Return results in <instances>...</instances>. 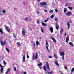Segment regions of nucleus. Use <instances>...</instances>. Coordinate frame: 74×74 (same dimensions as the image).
I'll return each mask as SVG.
<instances>
[{
  "mask_svg": "<svg viewBox=\"0 0 74 74\" xmlns=\"http://www.w3.org/2000/svg\"><path fill=\"white\" fill-rule=\"evenodd\" d=\"M0 67H1V73L2 74L3 73V71H4V68H3V66L0 64Z\"/></svg>",
  "mask_w": 74,
  "mask_h": 74,
  "instance_id": "1",
  "label": "nucleus"
},
{
  "mask_svg": "<svg viewBox=\"0 0 74 74\" xmlns=\"http://www.w3.org/2000/svg\"><path fill=\"white\" fill-rule=\"evenodd\" d=\"M0 42H1V45H2V46H3V45H6V44H7V42H6L5 41H3V42H2V41L1 40Z\"/></svg>",
  "mask_w": 74,
  "mask_h": 74,
  "instance_id": "2",
  "label": "nucleus"
},
{
  "mask_svg": "<svg viewBox=\"0 0 74 74\" xmlns=\"http://www.w3.org/2000/svg\"><path fill=\"white\" fill-rule=\"evenodd\" d=\"M46 63L47 68L48 70H49V71L50 70V67H49V64L48 63V62H46Z\"/></svg>",
  "mask_w": 74,
  "mask_h": 74,
  "instance_id": "3",
  "label": "nucleus"
},
{
  "mask_svg": "<svg viewBox=\"0 0 74 74\" xmlns=\"http://www.w3.org/2000/svg\"><path fill=\"white\" fill-rule=\"evenodd\" d=\"M23 30L22 31V34L23 36L25 35V30L23 28Z\"/></svg>",
  "mask_w": 74,
  "mask_h": 74,
  "instance_id": "4",
  "label": "nucleus"
},
{
  "mask_svg": "<svg viewBox=\"0 0 74 74\" xmlns=\"http://www.w3.org/2000/svg\"><path fill=\"white\" fill-rule=\"evenodd\" d=\"M40 4L41 5H47V3L42 2L41 3H40Z\"/></svg>",
  "mask_w": 74,
  "mask_h": 74,
  "instance_id": "5",
  "label": "nucleus"
},
{
  "mask_svg": "<svg viewBox=\"0 0 74 74\" xmlns=\"http://www.w3.org/2000/svg\"><path fill=\"white\" fill-rule=\"evenodd\" d=\"M69 36H68L66 38V42H68L69 40Z\"/></svg>",
  "mask_w": 74,
  "mask_h": 74,
  "instance_id": "6",
  "label": "nucleus"
},
{
  "mask_svg": "<svg viewBox=\"0 0 74 74\" xmlns=\"http://www.w3.org/2000/svg\"><path fill=\"white\" fill-rule=\"evenodd\" d=\"M56 28L57 30H59V25L57 23H56Z\"/></svg>",
  "mask_w": 74,
  "mask_h": 74,
  "instance_id": "7",
  "label": "nucleus"
},
{
  "mask_svg": "<svg viewBox=\"0 0 74 74\" xmlns=\"http://www.w3.org/2000/svg\"><path fill=\"white\" fill-rule=\"evenodd\" d=\"M67 25L68 26V30H69V29H70V23L69 22H67Z\"/></svg>",
  "mask_w": 74,
  "mask_h": 74,
  "instance_id": "8",
  "label": "nucleus"
},
{
  "mask_svg": "<svg viewBox=\"0 0 74 74\" xmlns=\"http://www.w3.org/2000/svg\"><path fill=\"white\" fill-rule=\"evenodd\" d=\"M66 15L67 16H69V15H72V13L70 12H68L67 13Z\"/></svg>",
  "mask_w": 74,
  "mask_h": 74,
  "instance_id": "9",
  "label": "nucleus"
},
{
  "mask_svg": "<svg viewBox=\"0 0 74 74\" xmlns=\"http://www.w3.org/2000/svg\"><path fill=\"white\" fill-rule=\"evenodd\" d=\"M23 61L24 62H25V55L24 54L23 55Z\"/></svg>",
  "mask_w": 74,
  "mask_h": 74,
  "instance_id": "10",
  "label": "nucleus"
},
{
  "mask_svg": "<svg viewBox=\"0 0 74 74\" xmlns=\"http://www.w3.org/2000/svg\"><path fill=\"white\" fill-rule=\"evenodd\" d=\"M60 55L61 56H64V55H65V53H64V52H61L60 53Z\"/></svg>",
  "mask_w": 74,
  "mask_h": 74,
  "instance_id": "11",
  "label": "nucleus"
},
{
  "mask_svg": "<svg viewBox=\"0 0 74 74\" xmlns=\"http://www.w3.org/2000/svg\"><path fill=\"white\" fill-rule=\"evenodd\" d=\"M50 30L51 32V33H52L53 32V29L52 27H51L50 28Z\"/></svg>",
  "mask_w": 74,
  "mask_h": 74,
  "instance_id": "12",
  "label": "nucleus"
},
{
  "mask_svg": "<svg viewBox=\"0 0 74 74\" xmlns=\"http://www.w3.org/2000/svg\"><path fill=\"white\" fill-rule=\"evenodd\" d=\"M42 25L43 26H47V25L46 24L44 23L43 22H42Z\"/></svg>",
  "mask_w": 74,
  "mask_h": 74,
  "instance_id": "13",
  "label": "nucleus"
},
{
  "mask_svg": "<svg viewBox=\"0 0 74 74\" xmlns=\"http://www.w3.org/2000/svg\"><path fill=\"white\" fill-rule=\"evenodd\" d=\"M6 30L8 32H10V28H9V27H6Z\"/></svg>",
  "mask_w": 74,
  "mask_h": 74,
  "instance_id": "14",
  "label": "nucleus"
},
{
  "mask_svg": "<svg viewBox=\"0 0 74 74\" xmlns=\"http://www.w3.org/2000/svg\"><path fill=\"white\" fill-rule=\"evenodd\" d=\"M35 55V59H37V56H38V53H36Z\"/></svg>",
  "mask_w": 74,
  "mask_h": 74,
  "instance_id": "15",
  "label": "nucleus"
},
{
  "mask_svg": "<svg viewBox=\"0 0 74 74\" xmlns=\"http://www.w3.org/2000/svg\"><path fill=\"white\" fill-rule=\"evenodd\" d=\"M43 69L45 71H47V68H46V66L45 65L44 66Z\"/></svg>",
  "mask_w": 74,
  "mask_h": 74,
  "instance_id": "16",
  "label": "nucleus"
},
{
  "mask_svg": "<svg viewBox=\"0 0 74 74\" xmlns=\"http://www.w3.org/2000/svg\"><path fill=\"white\" fill-rule=\"evenodd\" d=\"M51 39H52V40H53V41L54 42H56V40H55V39L54 38H51Z\"/></svg>",
  "mask_w": 74,
  "mask_h": 74,
  "instance_id": "17",
  "label": "nucleus"
},
{
  "mask_svg": "<svg viewBox=\"0 0 74 74\" xmlns=\"http://www.w3.org/2000/svg\"><path fill=\"white\" fill-rule=\"evenodd\" d=\"M46 47H47V46H49V45H48V41L47 40L46 41Z\"/></svg>",
  "mask_w": 74,
  "mask_h": 74,
  "instance_id": "18",
  "label": "nucleus"
},
{
  "mask_svg": "<svg viewBox=\"0 0 74 74\" xmlns=\"http://www.w3.org/2000/svg\"><path fill=\"white\" fill-rule=\"evenodd\" d=\"M63 32V29L62 28H61V29L60 30V34H62V32Z\"/></svg>",
  "mask_w": 74,
  "mask_h": 74,
  "instance_id": "19",
  "label": "nucleus"
},
{
  "mask_svg": "<svg viewBox=\"0 0 74 74\" xmlns=\"http://www.w3.org/2000/svg\"><path fill=\"white\" fill-rule=\"evenodd\" d=\"M42 63H40L38 64V66H42Z\"/></svg>",
  "mask_w": 74,
  "mask_h": 74,
  "instance_id": "20",
  "label": "nucleus"
},
{
  "mask_svg": "<svg viewBox=\"0 0 74 74\" xmlns=\"http://www.w3.org/2000/svg\"><path fill=\"white\" fill-rule=\"evenodd\" d=\"M55 63L57 66H59V64L58 63V62H57V61H55Z\"/></svg>",
  "mask_w": 74,
  "mask_h": 74,
  "instance_id": "21",
  "label": "nucleus"
},
{
  "mask_svg": "<svg viewBox=\"0 0 74 74\" xmlns=\"http://www.w3.org/2000/svg\"><path fill=\"white\" fill-rule=\"evenodd\" d=\"M46 49H47V50H48V51L49 52V49H48V47L47 46H46Z\"/></svg>",
  "mask_w": 74,
  "mask_h": 74,
  "instance_id": "22",
  "label": "nucleus"
},
{
  "mask_svg": "<svg viewBox=\"0 0 74 74\" xmlns=\"http://www.w3.org/2000/svg\"><path fill=\"white\" fill-rule=\"evenodd\" d=\"M69 44L72 46V47H73V46H74V45H73V43H72L71 42L69 43Z\"/></svg>",
  "mask_w": 74,
  "mask_h": 74,
  "instance_id": "23",
  "label": "nucleus"
},
{
  "mask_svg": "<svg viewBox=\"0 0 74 74\" xmlns=\"http://www.w3.org/2000/svg\"><path fill=\"white\" fill-rule=\"evenodd\" d=\"M69 9V10H71L73 9V8H72V7H68Z\"/></svg>",
  "mask_w": 74,
  "mask_h": 74,
  "instance_id": "24",
  "label": "nucleus"
},
{
  "mask_svg": "<svg viewBox=\"0 0 74 74\" xmlns=\"http://www.w3.org/2000/svg\"><path fill=\"white\" fill-rule=\"evenodd\" d=\"M71 72H73V71H74V68H72V70H71Z\"/></svg>",
  "mask_w": 74,
  "mask_h": 74,
  "instance_id": "25",
  "label": "nucleus"
},
{
  "mask_svg": "<svg viewBox=\"0 0 74 74\" xmlns=\"http://www.w3.org/2000/svg\"><path fill=\"white\" fill-rule=\"evenodd\" d=\"M24 20L26 21H28V18H27V17H26L25 18Z\"/></svg>",
  "mask_w": 74,
  "mask_h": 74,
  "instance_id": "26",
  "label": "nucleus"
},
{
  "mask_svg": "<svg viewBox=\"0 0 74 74\" xmlns=\"http://www.w3.org/2000/svg\"><path fill=\"white\" fill-rule=\"evenodd\" d=\"M67 11V8H65L64 9V12H66Z\"/></svg>",
  "mask_w": 74,
  "mask_h": 74,
  "instance_id": "27",
  "label": "nucleus"
},
{
  "mask_svg": "<svg viewBox=\"0 0 74 74\" xmlns=\"http://www.w3.org/2000/svg\"><path fill=\"white\" fill-rule=\"evenodd\" d=\"M6 50L7 52H8V53H9V52H10V50H9L8 49L6 48Z\"/></svg>",
  "mask_w": 74,
  "mask_h": 74,
  "instance_id": "28",
  "label": "nucleus"
},
{
  "mask_svg": "<svg viewBox=\"0 0 74 74\" xmlns=\"http://www.w3.org/2000/svg\"><path fill=\"white\" fill-rule=\"evenodd\" d=\"M54 57L56 59H58V57H57V55H56V54H54Z\"/></svg>",
  "mask_w": 74,
  "mask_h": 74,
  "instance_id": "29",
  "label": "nucleus"
},
{
  "mask_svg": "<svg viewBox=\"0 0 74 74\" xmlns=\"http://www.w3.org/2000/svg\"><path fill=\"white\" fill-rule=\"evenodd\" d=\"M13 35L14 37V38H16V35L14 33H13Z\"/></svg>",
  "mask_w": 74,
  "mask_h": 74,
  "instance_id": "30",
  "label": "nucleus"
},
{
  "mask_svg": "<svg viewBox=\"0 0 74 74\" xmlns=\"http://www.w3.org/2000/svg\"><path fill=\"white\" fill-rule=\"evenodd\" d=\"M48 19H49V18H47V20H45L44 21V22H47L48 21Z\"/></svg>",
  "mask_w": 74,
  "mask_h": 74,
  "instance_id": "31",
  "label": "nucleus"
},
{
  "mask_svg": "<svg viewBox=\"0 0 74 74\" xmlns=\"http://www.w3.org/2000/svg\"><path fill=\"white\" fill-rule=\"evenodd\" d=\"M53 17H54V15L53 14L50 16V18H53Z\"/></svg>",
  "mask_w": 74,
  "mask_h": 74,
  "instance_id": "32",
  "label": "nucleus"
},
{
  "mask_svg": "<svg viewBox=\"0 0 74 74\" xmlns=\"http://www.w3.org/2000/svg\"><path fill=\"white\" fill-rule=\"evenodd\" d=\"M36 45H39V42H38V41H36Z\"/></svg>",
  "mask_w": 74,
  "mask_h": 74,
  "instance_id": "33",
  "label": "nucleus"
},
{
  "mask_svg": "<svg viewBox=\"0 0 74 74\" xmlns=\"http://www.w3.org/2000/svg\"><path fill=\"white\" fill-rule=\"evenodd\" d=\"M41 30L42 33H43V32H44V30H43V28H41Z\"/></svg>",
  "mask_w": 74,
  "mask_h": 74,
  "instance_id": "34",
  "label": "nucleus"
},
{
  "mask_svg": "<svg viewBox=\"0 0 74 74\" xmlns=\"http://www.w3.org/2000/svg\"><path fill=\"white\" fill-rule=\"evenodd\" d=\"M2 12L3 13V14H5V10H3V11H2Z\"/></svg>",
  "mask_w": 74,
  "mask_h": 74,
  "instance_id": "35",
  "label": "nucleus"
},
{
  "mask_svg": "<svg viewBox=\"0 0 74 74\" xmlns=\"http://www.w3.org/2000/svg\"><path fill=\"white\" fill-rule=\"evenodd\" d=\"M50 12L51 13H53V10H52L50 11Z\"/></svg>",
  "mask_w": 74,
  "mask_h": 74,
  "instance_id": "36",
  "label": "nucleus"
},
{
  "mask_svg": "<svg viewBox=\"0 0 74 74\" xmlns=\"http://www.w3.org/2000/svg\"><path fill=\"white\" fill-rule=\"evenodd\" d=\"M0 32L1 33H3V31H2V29H0Z\"/></svg>",
  "mask_w": 74,
  "mask_h": 74,
  "instance_id": "37",
  "label": "nucleus"
},
{
  "mask_svg": "<svg viewBox=\"0 0 74 74\" xmlns=\"http://www.w3.org/2000/svg\"><path fill=\"white\" fill-rule=\"evenodd\" d=\"M10 68H9L7 69V71L9 72V71H10Z\"/></svg>",
  "mask_w": 74,
  "mask_h": 74,
  "instance_id": "38",
  "label": "nucleus"
},
{
  "mask_svg": "<svg viewBox=\"0 0 74 74\" xmlns=\"http://www.w3.org/2000/svg\"><path fill=\"white\" fill-rule=\"evenodd\" d=\"M3 63L4 64V65H6V62L5 61H3Z\"/></svg>",
  "mask_w": 74,
  "mask_h": 74,
  "instance_id": "39",
  "label": "nucleus"
},
{
  "mask_svg": "<svg viewBox=\"0 0 74 74\" xmlns=\"http://www.w3.org/2000/svg\"><path fill=\"white\" fill-rule=\"evenodd\" d=\"M49 74H52V73H53V71H51L49 72Z\"/></svg>",
  "mask_w": 74,
  "mask_h": 74,
  "instance_id": "40",
  "label": "nucleus"
},
{
  "mask_svg": "<svg viewBox=\"0 0 74 74\" xmlns=\"http://www.w3.org/2000/svg\"><path fill=\"white\" fill-rule=\"evenodd\" d=\"M54 20H55V21H58V19L56 18V17L55 18Z\"/></svg>",
  "mask_w": 74,
  "mask_h": 74,
  "instance_id": "41",
  "label": "nucleus"
},
{
  "mask_svg": "<svg viewBox=\"0 0 74 74\" xmlns=\"http://www.w3.org/2000/svg\"><path fill=\"white\" fill-rule=\"evenodd\" d=\"M65 69L66 70H67V67L66 66H65Z\"/></svg>",
  "mask_w": 74,
  "mask_h": 74,
  "instance_id": "42",
  "label": "nucleus"
},
{
  "mask_svg": "<svg viewBox=\"0 0 74 74\" xmlns=\"http://www.w3.org/2000/svg\"><path fill=\"white\" fill-rule=\"evenodd\" d=\"M49 58H50V59H51V58H52V57L51 56H49Z\"/></svg>",
  "mask_w": 74,
  "mask_h": 74,
  "instance_id": "43",
  "label": "nucleus"
},
{
  "mask_svg": "<svg viewBox=\"0 0 74 74\" xmlns=\"http://www.w3.org/2000/svg\"><path fill=\"white\" fill-rule=\"evenodd\" d=\"M37 23H39V22H40V21H39V20H37Z\"/></svg>",
  "mask_w": 74,
  "mask_h": 74,
  "instance_id": "44",
  "label": "nucleus"
},
{
  "mask_svg": "<svg viewBox=\"0 0 74 74\" xmlns=\"http://www.w3.org/2000/svg\"><path fill=\"white\" fill-rule=\"evenodd\" d=\"M20 42H17V45H20Z\"/></svg>",
  "mask_w": 74,
  "mask_h": 74,
  "instance_id": "45",
  "label": "nucleus"
},
{
  "mask_svg": "<svg viewBox=\"0 0 74 74\" xmlns=\"http://www.w3.org/2000/svg\"><path fill=\"white\" fill-rule=\"evenodd\" d=\"M64 56H62V60H64Z\"/></svg>",
  "mask_w": 74,
  "mask_h": 74,
  "instance_id": "46",
  "label": "nucleus"
},
{
  "mask_svg": "<svg viewBox=\"0 0 74 74\" xmlns=\"http://www.w3.org/2000/svg\"><path fill=\"white\" fill-rule=\"evenodd\" d=\"M33 46L34 47H35V43H34V42H33Z\"/></svg>",
  "mask_w": 74,
  "mask_h": 74,
  "instance_id": "47",
  "label": "nucleus"
},
{
  "mask_svg": "<svg viewBox=\"0 0 74 74\" xmlns=\"http://www.w3.org/2000/svg\"><path fill=\"white\" fill-rule=\"evenodd\" d=\"M37 12L38 14H39V11H38V10L37 11Z\"/></svg>",
  "mask_w": 74,
  "mask_h": 74,
  "instance_id": "48",
  "label": "nucleus"
},
{
  "mask_svg": "<svg viewBox=\"0 0 74 74\" xmlns=\"http://www.w3.org/2000/svg\"><path fill=\"white\" fill-rule=\"evenodd\" d=\"M27 58H29V56L28 54H27Z\"/></svg>",
  "mask_w": 74,
  "mask_h": 74,
  "instance_id": "49",
  "label": "nucleus"
},
{
  "mask_svg": "<svg viewBox=\"0 0 74 74\" xmlns=\"http://www.w3.org/2000/svg\"><path fill=\"white\" fill-rule=\"evenodd\" d=\"M56 12H58V10H57V9H56Z\"/></svg>",
  "mask_w": 74,
  "mask_h": 74,
  "instance_id": "50",
  "label": "nucleus"
},
{
  "mask_svg": "<svg viewBox=\"0 0 74 74\" xmlns=\"http://www.w3.org/2000/svg\"><path fill=\"white\" fill-rule=\"evenodd\" d=\"M68 5L67 4V3H66V5H65V6H67Z\"/></svg>",
  "mask_w": 74,
  "mask_h": 74,
  "instance_id": "51",
  "label": "nucleus"
},
{
  "mask_svg": "<svg viewBox=\"0 0 74 74\" xmlns=\"http://www.w3.org/2000/svg\"><path fill=\"white\" fill-rule=\"evenodd\" d=\"M44 11H45V12H47V10H45V9L44 10Z\"/></svg>",
  "mask_w": 74,
  "mask_h": 74,
  "instance_id": "52",
  "label": "nucleus"
},
{
  "mask_svg": "<svg viewBox=\"0 0 74 74\" xmlns=\"http://www.w3.org/2000/svg\"><path fill=\"white\" fill-rule=\"evenodd\" d=\"M14 69L15 70V71H16V68H14Z\"/></svg>",
  "mask_w": 74,
  "mask_h": 74,
  "instance_id": "53",
  "label": "nucleus"
},
{
  "mask_svg": "<svg viewBox=\"0 0 74 74\" xmlns=\"http://www.w3.org/2000/svg\"><path fill=\"white\" fill-rule=\"evenodd\" d=\"M39 68H40V69H41V68H42V67H41V66H39Z\"/></svg>",
  "mask_w": 74,
  "mask_h": 74,
  "instance_id": "54",
  "label": "nucleus"
},
{
  "mask_svg": "<svg viewBox=\"0 0 74 74\" xmlns=\"http://www.w3.org/2000/svg\"><path fill=\"white\" fill-rule=\"evenodd\" d=\"M70 23H72V22L71 21V20H70Z\"/></svg>",
  "mask_w": 74,
  "mask_h": 74,
  "instance_id": "55",
  "label": "nucleus"
},
{
  "mask_svg": "<svg viewBox=\"0 0 74 74\" xmlns=\"http://www.w3.org/2000/svg\"><path fill=\"white\" fill-rule=\"evenodd\" d=\"M8 72L7 71L6 72V74H8Z\"/></svg>",
  "mask_w": 74,
  "mask_h": 74,
  "instance_id": "56",
  "label": "nucleus"
},
{
  "mask_svg": "<svg viewBox=\"0 0 74 74\" xmlns=\"http://www.w3.org/2000/svg\"><path fill=\"white\" fill-rule=\"evenodd\" d=\"M37 1H38V2H40V0H37Z\"/></svg>",
  "mask_w": 74,
  "mask_h": 74,
  "instance_id": "57",
  "label": "nucleus"
},
{
  "mask_svg": "<svg viewBox=\"0 0 74 74\" xmlns=\"http://www.w3.org/2000/svg\"><path fill=\"white\" fill-rule=\"evenodd\" d=\"M24 74H26V72H24Z\"/></svg>",
  "mask_w": 74,
  "mask_h": 74,
  "instance_id": "58",
  "label": "nucleus"
},
{
  "mask_svg": "<svg viewBox=\"0 0 74 74\" xmlns=\"http://www.w3.org/2000/svg\"><path fill=\"white\" fill-rule=\"evenodd\" d=\"M60 73H61V74H64L63 73V72H62V71H60Z\"/></svg>",
  "mask_w": 74,
  "mask_h": 74,
  "instance_id": "59",
  "label": "nucleus"
},
{
  "mask_svg": "<svg viewBox=\"0 0 74 74\" xmlns=\"http://www.w3.org/2000/svg\"><path fill=\"white\" fill-rule=\"evenodd\" d=\"M41 38H42L41 37H40L39 38V39H40V40H41Z\"/></svg>",
  "mask_w": 74,
  "mask_h": 74,
  "instance_id": "60",
  "label": "nucleus"
},
{
  "mask_svg": "<svg viewBox=\"0 0 74 74\" xmlns=\"http://www.w3.org/2000/svg\"><path fill=\"white\" fill-rule=\"evenodd\" d=\"M4 26H5V27H6H6H7V26H6V25H5Z\"/></svg>",
  "mask_w": 74,
  "mask_h": 74,
  "instance_id": "61",
  "label": "nucleus"
},
{
  "mask_svg": "<svg viewBox=\"0 0 74 74\" xmlns=\"http://www.w3.org/2000/svg\"><path fill=\"white\" fill-rule=\"evenodd\" d=\"M66 35H67V34L66 33L65 34L64 36H66Z\"/></svg>",
  "mask_w": 74,
  "mask_h": 74,
  "instance_id": "62",
  "label": "nucleus"
},
{
  "mask_svg": "<svg viewBox=\"0 0 74 74\" xmlns=\"http://www.w3.org/2000/svg\"><path fill=\"white\" fill-rule=\"evenodd\" d=\"M47 73L48 74H49V72H47Z\"/></svg>",
  "mask_w": 74,
  "mask_h": 74,
  "instance_id": "63",
  "label": "nucleus"
},
{
  "mask_svg": "<svg viewBox=\"0 0 74 74\" xmlns=\"http://www.w3.org/2000/svg\"><path fill=\"white\" fill-rule=\"evenodd\" d=\"M23 4L24 5H25V2H23Z\"/></svg>",
  "mask_w": 74,
  "mask_h": 74,
  "instance_id": "64",
  "label": "nucleus"
}]
</instances>
